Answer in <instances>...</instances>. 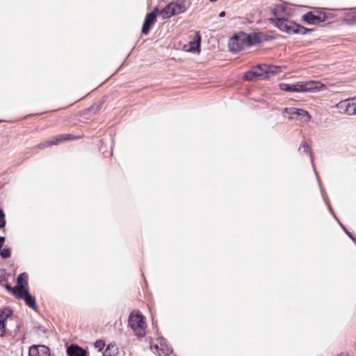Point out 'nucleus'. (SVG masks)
Masks as SVG:
<instances>
[{"instance_id": "18", "label": "nucleus", "mask_w": 356, "mask_h": 356, "mask_svg": "<svg viewBox=\"0 0 356 356\" xmlns=\"http://www.w3.org/2000/svg\"><path fill=\"white\" fill-rule=\"evenodd\" d=\"M243 40H247L248 44L252 45L261 42V35L257 33H252L249 35H245Z\"/></svg>"}, {"instance_id": "2", "label": "nucleus", "mask_w": 356, "mask_h": 356, "mask_svg": "<svg viewBox=\"0 0 356 356\" xmlns=\"http://www.w3.org/2000/svg\"><path fill=\"white\" fill-rule=\"evenodd\" d=\"M129 326L138 337H143L145 335L146 323L144 316L139 312L134 311L130 314Z\"/></svg>"}, {"instance_id": "22", "label": "nucleus", "mask_w": 356, "mask_h": 356, "mask_svg": "<svg viewBox=\"0 0 356 356\" xmlns=\"http://www.w3.org/2000/svg\"><path fill=\"white\" fill-rule=\"evenodd\" d=\"M257 74V72L254 71L253 69H252L250 71L247 72L244 74V79L248 81H255L257 79H259Z\"/></svg>"}, {"instance_id": "20", "label": "nucleus", "mask_w": 356, "mask_h": 356, "mask_svg": "<svg viewBox=\"0 0 356 356\" xmlns=\"http://www.w3.org/2000/svg\"><path fill=\"white\" fill-rule=\"evenodd\" d=\"M282 67L277 65H268V69L267 70L268 78L271 76H274L277 74L281 71Z\"/></svg>"}, {"instance_id": "33", "label": "nucleus", "mask_w": 356, "mask_h": 356, "mask_svg": "<svg viewBox=\"0 0 356 356\" xmlns=\"http://www.w3.org/2000/svg\"><path fill=\"white\" fill-rule=\"evenodd\" d=\"M339 356H348V355L345 353H341Z\"/></svg>"}, {"instance_id": "19", "label": "nucleus", "mask_w": 356, "mask_h": 356, "mask_svg": "<svg viewBox=\"0 0 356 356\" xmlns=\"http://www.w3.org/2000/svg\"><path fill=\"white\" fill-rule=\"evenodd\" d=\"M17 285L16 286H22L25 289L28 287V275L26 273H21L17 278Z\"/></svg>"}, {"instance_id": "12", "label": "nucleus", "mask_w": 356, "mask_h": 356, "mask_svg": "<svg viewBox=\"0 0 356 356\" xmlns=\"http://www.w3.org/2000/svg\"><path fill=\"white\" fill-rule=\"evenodd\" d=\"M302 19L311 24H317L325 20V15H315L312 12H309L302 16Z\"/></svg>"}, {"instance_id": "4", "label": "nucleus", "mask_w": 356, "mask_h": 356, "mask_svg": "<svg viewBox=\"0 0 356 356\" xmlns=\"http://www.w3.org/2000/svg\"><path fill=\"white\" fill-rule=\"evenodd\" d=\"M182 12V7L180 5L172 2L167 5L159 14L163 19H168L172 15H178Z\"/></svg>"}, {"instance_id": "8", "label": "nucleus", "mask_w": 356, "mask_h": 356, "mask_svg": "<svg viewBox=\"0 0 356 356\" xmlns=\"http://www.w3.org/2000/svg\"><path fill=\"white\" fill-rule=\"evenodd\" d=\"M201 35L199 31L195 32L193 39L188 44L184 45L186 51L200 52Z\"/></svg>"}, {"instance_id": "6", "label": "nucleus", "mask_w": 356, "mask_h": 356, "mask_svg": "<svg viewBox=\"0 0 356 356\" xmlns=\"http://www.w3.org/2000/svg\"><path fill=\"white\" fill-rule=\"evenodd\" d=\"M300 92H311V91H321L326 88V86L318 82L314 81H300L298 82Z\"/></svg>"}, {"instance_id": "14", "label": "nucleus", "mask_w": 356, "mask_h": 356, "mask_svg": "<svg viewBox=\"0 0 356 356\" xmlns=\"http://www.w3.org/2000/svg\"><path fill=\"white\" fill-rule=\"evenodd\" d=\"M12 314V310L9 308H5L0 312V336L5 334V321Z\"/></svg>"}, {"instance_id": "28", "label": "nucleus", "mask_w": 356, "mask_h": 356, "mask_svg": "<svg viewBox=\"0 0 356 356\" xmlns=\"http://www.w3.org/2000/svg\"><path fill=\"white\" fill-rule=\"evenodd\" d=\"M6 225L5 214L3 210L0 209V228L4 227Z\"/></svg>"}, {"instance_id": "27", "label": "nucleus", "mask_w": 356, "mask_h": 356, "mask_svg": "<svg viewBox=\"0 0 356 356\" xmlns=\"http://www.w3.org/2000/svg\"><path fill=\"white\" fill-rule=\"evenodd\" d=\"M94 346L98 351H101L105 346V343L102 340H97L95 342Z\"/></svg>"}, {"instance_id": "13", "label": "nucleus", "mask_w": 356, "mask_h": 356, "mask_svg": "<svg viewBox=\"0 0 356 356\" xmlns=\"http://www.w3.org/2000/svg\"><path fill=\"white\" fill-rule=\"evenodd\" d=\"M72 138V136L70 134H64V135H59L51 140H47L44 143H42L39 145V147L44 148L45 147H48L52 145H58L60 142L63 140H70Z\"/></svg>"}, {"instance_id": "23", "label": "nucleus", "mask_w": 356, "mask_h": 356, "mask_svg": "<svg viewBox=\"0 0 356 356\" xmlns=\"http://www.w3.org/2000/svg\"><path fill=\"white\" fill-rule=\"evenodd\" d=\"M239 41L240 39L238 37H234L232 39L231 42H229V46L232 51H237L239 50Z\"/></svg>"}, {"instance_id": "26", "label": "nucleus", "mask_w": 356, "mask_h": 356, "mask_svg": "<svg viewBox=\"0 0 356 356\" xmlns=\"http://www.w3.org/2000/svg\"><path fill=\"white\" fill-rule=\"evenodd\" d=\"M0 255L2 258H8L10 257V251L8 248H2L0 250Z\"/></svg>"}, {"instance_id": "1", "label": "nucleus", "mask_w": 356, "mask_h": 356, "mask_svg": "<svg viewBox=\"0 0 356 356\" xmlns=\"http://www.w3.org/2000/svg\"><path fill=\"white\" fill-rule=\"evenodd\" d=\"M282 11L283 8L281 6H277L273 10L274 18L270 19L272 22L275 23V26L281 31H285L287 33H299L302 35L312 31V29H306L293 22L289 21L284 17Z\"/></svg>"}, {"instance_id": "17", "label": "nucleus", "mask_w": 356, "mask_h": 356, "mask_svg": "<svg viewBox=\"0 0 356 356\" xmlns=\"http://www.w3.org/2000/svg\"><path fill=\"white\" fill-rule=\"evenodd\" d=\"M280 88L281 90L287 92H300L301 90L298 82L292 85L282 83L280 84Z\"/></svg>"}, {"instance_id": "5", "label": "nucleus", "mask_w": 356, "mask_h": 356, "mask_svg": "<svg viewBox=\"0 0 356 356\" xmlns=\"http://www.w3.org/2000/svg\"><path fill=\"white\" fill-rule=\"evenodd\" d=\"M152 351L158 356H165L170 354L172 351V348L169 347L163 339L159 340L156 343L150 346Z\"/></svg>"}, {"instance_id": "24", "label": "nucleus", "mask_w": 356, "mask_h": 356, "mask_svg": "<svg viewBox=\"0 0 356 356\" xmlns=\"http://www.w3.org/2000/svg\"><path fill=\"white\" fill-rule=\"evenodd\" d=\"M6 289L10 292L15 298L17 297V295L19 293L20 291L22 290V286H11L9 284H7L6 285Z\"/></svg>"}, {"instance_id": "15", "label": "nucleus", "mask_w": 356, "mask_h": 356, "mask_svg": "<svg viewBox=\"0 0 356 356\" xmlns=\"http://www.w3.org/2000/svg\"><path fill=\"white\" fill-rule=\"evenodd\" d=\"M67 353L69 356H87L86 350L77 345H71L67 349Z\"/></svg>"}, {"instance_id": "9", "label": "nucleus", "mask_w": 356, "mask_h": 356, "mask_svg": "<svg viewBox=\"0 0 356 356\" xmlns=\"http://www.w3.org/2000/svg\"><path fill=\"white\" fill-rule=\"evenodd\" d=\"M285 112L290 115H296L300 120L305 122H308L311 119L309 113L303 109L297 108H286Z\"/></svg>"}, {"instance_id": "32", "label": "nucleus", "mask_w": 356, "mask_h": 356, "mask_svg": "<svg viewBox=\"0 0 356 356\" xmlns=\"http://www.w3.org/2000/svg\"><path fill=\"white\" fill-rule=\"evenodd\" d=\"M153 12H155V13H156L157 12H159V8H158V7H156V8H154V11H153Z\"/></svg>"}, {"instance_id": "7", "label": "nucleus", "mask_w": 356, "mask_h": 356, "mask_svg": "<svg viewBox=\"0 0 356 356\" xmlns=\"http://www.w3.org/2000/svg\"><path fill=\"white\" fill-rule=\"evenodd\" d=\"M16 298L23 299L27 306L32 308L35 311L37 310V305L35 303V300L33 296H32L29 292V289L23 288L20 291L19 293L17 295Z\"/></svg>"}, {"instance_id": "3", "label": "nucleus", "mask_w": 356, "mask_h": 356, "mask_svg": "<svg viewBox=\"0 0 356 356\" xmlns=\"http://www.w3.org/2000/svg\"><path fill=\"white\" fill-rule=\"evenodd\" d=\"M339 112L349 115L356 113V98L347 99L337 104Z\"/></svg>"}, {"instance_id": "10", "label": "nucleus", "mask_w": 356, "mask_h": 356, "mask_svg": "<svg viewBox=\"0 0 356 356\" xmlns=\"http://www.w3.org/2000/svg\"><path fill=\"white\" fill-rule=\"evenodd\" d=\"M29 356H50L49 348L44 345L33 346L29 352Z\"/></svg>"}, {"instance_id": "16", "label": "nucleus", "mask_w": 356, "mask_h": 356, "mask_svg": "<svg viewBox=\"0 0 356 356\" xmlns=\"http://www.w3.org/2000/svg\"><path fill=\"white\" fill-rule=\"evenodd\" d=\"M252 69L254 70V71L257 72V75L259 79L268 78V75H266V74L267 70L268 69V65H259L257 66L252 67Z\"/></svg>"}, {"instance_id": "31", "label": "nucleus", "mask_w": 356, "mask_h": 356, "mask_svg": "<svg viewBox=\"0 0 356 356\" xmlns=\"http://www.w3.org/2000/svg\"><path fill=\"white\" fill-rule=\"evenodd\" d=\"M311 159H312V166H313V168H314V170H315V172H316V176H318V175H317V172H316V170H315V165H314V164L313 158H312V156H311Z\"/></svg>"}, {"instance_id": "30", "label": "nucleus", "mask_w": 356, "mask_h": 356, "mask_svg": "<svg viewBox=\"0 0 356 356\" xmlns=\"http://www.w3.org/2000/svg\"><path fill=\"white\" fill-rule=\"evenodd\" d=\"M225 16V11H222V12L220 13V14H219V17H223Z\"/></svg>"}, {"instance_id": "25", "label": "nucleus", "mask_w": 356, "mask_h": 356, "mask_svg": "<svg viewBox=\"0 0 356 356\" xmlns=\"http://www.w3.org/2000/svg\"><path fill=\"white\" fill-rule=\"evenodd\" d=\"M298 151L302 154V153H306L307 152L310 151V150H309L307 143L306 142H302V143L301 144V145L300 146V147L298 149ZM309 153H310V154H312L311 152H309Z\"/></svg>"}, {"instance_id": "29", "label": "nucleus", "mask_w": 356, "mask_h": 356, "mask_svg": "<svg viewBox=\"0 0 356 356\" xmlns=\"http://www.w3.org/2000/svg\"><path fill=\"white\" fill-rule=\"evenodd\" d=\"M343 228L344 231L346 232V233L351 238V239L353 241H355V238L351 234V233L349 232L348 231H347L344 227H343Z\"/></svg>"}, {"instance_id": "21", "label": "nucleus", "mask_w": 356, "mask_h": 356, "mask_svg": "<svg viewBox=\"0 0 356 356\" xmlns=\"http://www.w3.org/2000/svg\"><path fill=\"white\" fill-rule=\"evenodd\" d=\"M117 353V348L115 345H108L103 353V356H115Z\"/></svg>"}, {"instance_id": "11", "label": "nucleus", "mask_w": 356, "mask_h": 356, "mask_svg": "<svg viewBox=\"0 0 356 356\" xmlns=\"http://www.w3.org/2000/svg\"><path fill=\"white\" fill-rule=\"evenodd\" d=\"M157 14L155 12H152L146 15L145 22L142 28V33L147 35L151 26L155 23Z\"/></svg>"}]
</instances>
